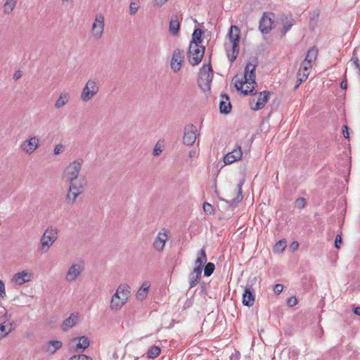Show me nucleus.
Listing matches in <instances>:
<instances>
[{
	"label": "nucleus",
	"instance_id": "f257e3e1",
	"mask_svg": "<svg viewBox=\"0 0 360 360\" xmlns=\"http://www.w3.org/2000/svg\"><path fill=\"white\" fill-rule=\"evenodd\" d=\"M240 29L231 25L226 35V41L224 44L227 56L231 62H233L239 53Z\"/></svg>",
	"mask_w": 360,
	"mask_h": 360
},
{
	"label": "nucleus",
	"instance_id": "f03ea898",
	"mask_svg": "<svg viewBox=\"0 0 360 360\" xmlns=\"http://www.w3.org/2000/svg\"><path fill=\"white\" fill-rule=\"evenodd\" d=\"M130 286L126 283L120 284L111 297L110 302V310L113 311H117L120 310L127 303L129 297H130Z\"/></svg>",
	"mask_w": 360,
	"mask_h": 360
},
{
	"label": "nucleus",
	"instance_id": "7ed1b4c3",
	"mask_svg": "<svg viewBox=\"0 0 360 360\" xmlns=\"http://www.w3.org/2000/svg\"><path fill=\"white\" fill-rule=\"evenodd\" d=\"M255 68L256 65L252 64L251 63H248L245 68L244 72V81L243 80H236L235 82V87L238 91H240L242 94L244 96H247L248 94H252L254 91V85L252 86L250 89H243V86L245 84H257L255 82Z\"/></svg>",
	"mask_w": 360,
	"mask_h": 360
},
{
	"label": "nucleus",
	"instance_id": "20e7f679",
	"mask_svg": "<svg viewBox=\"0 0 360 360\" xmlns=\"http://www.w3.org/2000/svg\"><path fill=\"white\" fill-rule=\"evenodd\" d=\"M83 160L79 159L70 162L64 169L63 179L66 182L72 183V181L79 180V174L83 165Z\"/></svg>",
	"mask_w": 360,
	"mask_h": 360
},
{
	"label": "nucleus",
	"instance_id": "39448f33",
	"mask_svg": "<svg viewBox=\"0 0 360 360\" xmlns=\"http://www.w3.org/2000/svg\"><path fill=\"white\" fill-rule=\"evenodd\" d=\"M213 79V70L210 63L203 65L200 70L198 84L204 91L210 89L211 83Z\"/></svg>",
	"mask_w": 360,
	"mask_h": 360
},
{
	"label": "nucleus",
	"instance_id": "423d86ee",
	"mask_svg": "<svg viewBox=\"0 0 360 360\" xmlns=\"http://www.w3.org/2000/svg\"><path fill=\"white\" fill-rule=\"evenodd\" d=\"M85 269L84 262L83 261H77L72 263L68 268L65 280L69 283L75 282L81 276Z\"/></svg>",
	"mask_w": 360,
	"mask_h": 360
},
{
	"label": "nucleus",
	"instance_id": "0eeeda50",
	"mask_svg": "<svg viewBox=\"0 0 360 360\" xmlns=\"http://www.w3.org/2000/svg\"><path fill=\"white\" fill-rule=\"evenodd\" d=\"M97 81L96 79H89L87 81L80 95V99L83 102L89 101L98 94L99 86Z\"/></svg>",
	"mask_w": 360,
	"mask_h": 360
},
{
	"label": "nucleus",
	"instance_id": "6e6552de",
	"mask_svg": "<svg viewBox=\"0 0 360 360\" xmlns=\"http://www.w3.org/2000/svg\"><path fill=\"white\" fill-rule=\"evenodd\" d=\"M205 46L202 45H190L188 51V58L189 63L192 65H198L204 56Z\"/></svg>",
	"mask_w": 360,
	"mask_h": 360
},
{
	"label": "nucleus",
	"instance_id": "1a4fd4ad",
	"mask_svg": "<svg viewBox=\"0 0 360 360\" xmlns=\"http://www.w3.org/2000/svg\"><path fill=\"white\" fill-rule=\"evenodd\" d=\"M105 28L104 15L98 13L96 14L94 22L91 26V36L94 39H100L103 34Z\"/></svg>",
	"mask_w": 360,
	"mask_h": 360
},
{
	"label": "nucleus",
	"instance_id": "9d476101",
	"mask_svg": "<svg viewBox=\"0 0 360 360\" xmlns=\"http://www.w3.org/2000/svg\"><path fill=\"white\" fill-rule=\"evenodd\" d=\"M39 139L34 136L22 141L20 144V149L25 153L30 155L39 147Z\"/></svg>",
	"mask_w": 360,
	"mask_h": 360
},
{
	"label": "nucleus",
	"instance_id": "9b49d317",
	"mask_svg": "<svg viewBox=\"0 0 360 360\" xmlns=\"http://www.w3.org/2000/svg\"><path fill=\"white\" fill-rule=\"evenodd\" d=\"M274 19V14L272 13H264L263 14L259 25V30L262 34H268L271 30Z\"/></svg>",
	"mask_w": 360,
	"mask_h": 360
},
{
	"label": "nucleus",
	"instance_id": "f8f14e48",
	"mask_svg": "<svg viewBox=\"0 0 360 360\" xmlns=\"http://www.w3.org/2000/svg\"><path fill=\"white\" fill-rule=\"evenodd\" d=\"M32 277V274L28 271L24 270L18 272L13 275L11 280V283L13 286L22 285L24 283L30 281Z\"/></svg>",
	"mask_w": 360,
	"mask_h": 360
},
{
	"label": "nucleus",
	"instance_id": "ddd939ff",
	"mask_svg": "<svg viewBox=\"0 0 360 360\" xmlns=\"http://www.w3.org/2000/svg\"><path fill=\"white\" fill-rule=\"evenodd\" d=\"M197 128L193 124L187 125L184 128V136L183 138V143L187 146H192L197 138Z\"/></svg>",
	"mask_w": 360,
	"mask_h": 360
},
{
	"label": "nucleus",
	"instance_id": "4468645a",
	"mask_svg": "<svg viewBox=\"0 0 360 360\" xmlns=\"http://www.w3.org/2000/svg\"><path fill=\"white\" fill-rule=\"evenodd\" d=\"M184 59V55L179 49L174 51L172 58L171 60V68L174 72L180 70L182 66V63Z\"/></svg>",
	"mask_w": 360,
	"mask_h": 360
},
{
	"label": "nucleus",
	"instance_id": "2eb2a0df",
	"mask_svg": "<svg viewBox=\"0 0 360 360\" xmlns=\"http://www.w3.org/2000/svg\"><path fill=\"white\" fill-rule=\"evenodd\" d=\"M62 346L63 343L61 341L50 340L42 345V350L49 354H54Z\"/></svg>",
	"mask_w": 360,
	"mask_h": 360
},
{
	"label": "nucleus",
	"instance_id": "dca6fc26",
	"mask_svg": "<svg viewBox=\"0 0 360 360\" xmlns=\"http://www.w3.org/2000/svg\"><path fill=\"white\" fill-rule=\"evenodd\" d=\"M168 240V235L165 230L160 231L153 243V248L157 251H162L165 245L166 241Z\"/></svg>",
	"mask_w": 360,
	"mask_h": 360
},
{
	"label": "nucleus",
	"instance_id": "f3484780",
	"mask_svg": "<svg viewBox=\"0 0 360 360\" xmlns=\"http://www.w3.org/2000/svg\"><path fill=\"white\" fill-rule=\"evenodd\" d=\"M279 20L283 26L282 34L285 35L294 25V19L290 15L281 14Z\"/></svg>",
	"mask_w": 360,
	"mask_h": 360
},
{
	"label": "nucleus",
	"instance_id": "a211bd4d",
	"mask_svg": "<svg viewBox=\"0 0 360 360\" xmlns=\"http://www.w3.org/2000/svg\"><path fill=\"white\" fill-rule=\"evenodd\" d=\"M271 93L269 91H264L259 93L257 103L252 109L255 111L262 109L269 99Z\"/></svg>",
	"mask_w": 360,
	"mask_h": 360
},
{
	"label": "nucleus",
	"instance_id": "6ab92c4d",
	"mask_svg": "<svg viewBox=\"0 0 360 360\" xmlns=\"http://www.w3.org/2000/svg\"><path fill=\"white\" fill-rule=\"evenodd\" d=\"M78 321L79 314L77 312L72 313L68 318L64 320L61 328L64 331H68L69 329L75 326Z\"/></svg>",
	"mask_w": 360,
	"mask_h": 360
},
{
	"label": "nucleus",
	"instance_id": "aec40b11",
	"mask_svg": "<svg viewBox=\"0 0 360 360\" xmlns=\"http://www.w3.org/2000/svg\"><path fill=\"white\" fill-rule=\"evenodd\" d=\"M54 242L55 241L51 240L49 236L44 233L40 238L39 245L37 249L38 251L41 253L47 252Z\"/></svg>",
	"mask_w": 360,
	"mask_h": 360
},
{
	"label": "nucleus",
	"instance_id": "412c9836",
	"mask_svg": "<svg viewBox=\"0 0 360 360\" xmlns=\"http://www.w3.org/2000/svg\"><path fill=\"white\" fill-rule=\"evenodd\" d=\"M77 342L74 349L75 352H78L79 351L82 352L86 349L90 344L89 340L87 337L82 336L79 338H73L71 340V343Z\"/></svg>",
	"mask_w": 360,
	"mask_h": 360
},
{
	"label": "nucleus",
	"instance_id": "4be33fe9",
	"mask_svg": "<svg viewBox=\"0 0 360 360\" xmlns=\"http://www.w3.org/2000/svg\"><path fill=\"white\" fill-rule=\"evenodd\" d=\"M255 293L251 287H246L243 293V304L245 306L251 307L254 304Z\"/></svg>",
	"mask_w": 360,
	"mask_h": 360
},
{
	"label": "nucleus",
	"instance_id": "5701e85b",
	"mask_svg": "<svg viewBox=\"0 0 360 360\" xmlns=\"http://www.w3.org/2000/svg\"><path fill=\"white\" fill-rule=\"evenodd\" d=\"M231 110V104L229 98L226 94L221 95V101L219 103V110L222 114H228Z\"/></svg>",
	"mask_w": 360,
	"mask_h": 360
},
{
	"label": "nucleus",
	"instance_id": "b1692460",
	"mask_svg": "<svg viewBox=\"0 0 360 360\" xmlns=\"http://www.w3.org/2000/svg\"><path fill=\"white\" fill-rule=\"evenodd\" d=\"M69 184L70 185L68 189H70V191L75 193H78L79 195H81L84 192L85 188V181L84 179H79V180L77 181H72V183Z\"/></svg>",
	"mask_w": 360,
	"mask_h": 360
},
{
	"label": "nucleus",
	"instance_id": "393cba45",
	"mask_svg": "<svg viewBox=\"0 0 360 360\" xmlns=\"http://www.w3.org/2000/svg\"><path fill=\"white\" fill-rule=\"evenodd\" d=\"M70 100V94L68 91H63L60 93L59 97L55 102V108L60 109L65 105Z\"/></svg>",
	"mask_w": 360,
	"mask_h": 360
},
{
	"label": "nucleus",
	"instance_id": "a878e982",
	"mask_svg": "<svg viewBox=\"0 0 360 360\" xmlns=\"http://www.w3.org/2000/svg\"><path fill=\"white\" fill-rule=\"evenodd\" d=\"M150 286V283L149 281H146L143 283L136 292V297L137 300L142 301L146 298Z\"/></svg>",
	"mask_w": 360,
	"mask_h": 360
},
{
	"label": "nucleus",
	"instance_id": "bb28decb",
	"mask_svg": "<svg viewBox=\"0 0 360 360\" xmlns=\"http://www.w3.org/2000/svg\"><path fill=\"white\" fill-rule=\"evenodd\" d=\"M180 21L177 15H172L169 22V32L172 35H176L179 31Z\"/></svg>",
	"mask_w": 360,
	"mask_h": 360
},
{
	"label": "nucleus",
	"instance_id": "cd10ccee",
	"mask_svg": "<svg viewBox=\"0 0 360 360\" xmlns=\"http://www.w3.org/2000/svg\"><path fill=\"white\" fill-rule=\"evenodd\" d=\"M13 330L12 323L4 321L0 324V340L6 338Z\"/></svg>",
	"mask_w": 360,
	"mask_h": 360
},
{
	"label": "nucleus",
	"instance_id": "c85d7f7f",
	"mask_svg": "<svg viewBox=\"0 0 360 360\" xmlns=\"http://www.w3.org/2000/svg\"><path fill=\"white\" fill-rule=\"evenodd\" d=\"M202 31L200 29H199V28L195 29L192 34V40L190 42V45H194V44L200 45V44L202 41Z\"/></svg>",
	"mask_w": 360,
	"mask_h": 360
},
{
	"label": "nucleus",
	"instance_id": "c756f323",
	"mask_svg": "<svg viewBox=\"0 0 360 360\" xmlns=\"http://www.w3.org/2000/svg\"><path fill=\"white\" fill-rule=\"evenodd\" d=\"M242 186H243V183H239L238 184L237 187H238V192L237 196L233 198V199L230 200L229 201H227V202L229 203V205L232 207H236L238 203L239 202H240L243 199Z\"/></svg>",
	"mask_w": 360,
	"mask_h": 360
},
{
	"label": "nucleus",
	"instance_id": "7c9ffc66",
	"mask_svg": "<svg viewBox=\"0 0 360 360\" xmlns=\"http://www.w3.org/2000/svg\"><path fill=\"white\" fill-rule=\"evenodd\" d=\"M207 255L205 250L202 248L198 254V257L195 261V265L196 266L203 267L204 264L207 262Z\"/></svg>",
	"mask_w": 360,
	"mask_h": 360
},
{
	"label": "nucleus",
	"instance_id": "2f4dec72",
	"mask_svg": "<svg viewBox=\"0 0 360 360\" xmlns=\"http://www.w3.org/2000/svg\"><path fill=\"white\" fill-rule=\"evenodd\" d=\"M317 55H318V50L315 47H311L307 51V56L304 60L308 62L310 64H312V62L316 60Z\"/></svg>",
	"mask_w": 360,
	"mask_h": 360
},
{
	"label": "nucleus",
	"instance_id": "473e14b6",
	"mask_svg": "<svg viewBox=\"0 0 360 360\" xmlns=\"http://www.w3.org/2000/svg\"><path fill=\"white\" fill-rule=\"evenodd\" d=\"M17 4V0H7L4 5V12L10 13L13 11Z\"/></svg>",
	"mask_w": 360,
	"mask_h": 360
},
{
	"label": "nucleus",
	"instance_id": "72a5a7b5",
	"mask_svg": "<svg viewBox=\"0 0 360 360\" xmlns=\"http://www.w3.org/2000/svg\"><path fill=\"white\" fill-rule=\"evenodd\" d=\"M161 349L158 346H152L147 352V356L149 359H155L160 354Z\"/></svg>",
	"mask_w": 360,
	"mask_h": 360
},
{
	"label": "nucleus",
	"instance_id": "f704fd0d",
	"mask_svg": "<svg viewBox=\"0 0 360 360\" xmlns=\"http://www.w3.org/2000/svg\"><path fill=\"white\" fill-rule=\"evenodd\" d=\"M281 355L285 356V355H289L288 360H296L297 356L298 355V352L296 349H283L281 352Z\"/></svg>",
	"mask_w": 360,
	"mask_h": 360
},
{
	"label": "nucleus",
	"instance_id": "c9c22d12",
	"mask_svg": "<svg viewBox=\"0 0 360 360\" xmlns=\"http://www.w3.org/2000/svg\"><path fill=\"white\" fill-rule=\"evenodd\" d=\"M44 233L47 236H49L53 241H56L58 238V230L55 227H48Z\"/></svg>",
	"mask_w": 360,
	"mask_h": 360
},
{
	"label": "nucleus",
	"instance_id": "e433bc0d",
	"mask_svg": "<svg viewBox=\"0 0 360 360\" xmlns=\"http://www.w3.org/2000/svg\"><path fill=\"white\" fill-rule=\"evenodd\" d=\"M79 195L78 193L73 192L70 189H68V192L65 196V200L68 203L73 204L76 202L77 197Z\"/></svg>",
	"mask_w": 360,
	"mask_h": 360
},
{
	"label": "nucleus",
	"instance_id": "4c0bfd02",
	"mask_svg": "<svg viewBox=\"0 0 360 360\" xmlns=\"http://www.w3.org/2000/svg\"><path fill=\"white\" fill-rule=\"evenodd\" d=\"M286 247V240H281L277 242L274 246V251L278 253H281L284 251Z\"/></svg>",
	"mask_w": 360,
	"mask_h": 360
},
{
	"label": "nucleus",
	"instance_id": "58836bf2",
	"mask_svg": "<svg viewBox=\"0 0 360 360\" xmlns=\"http://www.w3.org/2000/svg\"><path fill=\"white\" fill-rule=\"evenodd\" d=\"M140 8L139 1L138 0L132 1L129 5V14L134 15Z\"/></svg>",
	"mask_w": 360,
	"mask_h": 360
},
{
	"label": "nucleus",
	"instance_id": "ea45409f",
	"mask_svg": "<svg viewBox=\"0 0 360 360\" xmlns=\"http://www.w3.org/2000/svg\"><path fill=\"white\" fill-rule=\"evenodd\" d=\"M215 269V266L213 263L209 262L207 263L204 269V276H210L212 274Z\"/></svg>",
	"mask_w": 360,
	"mask_h": 360
},
{
	"label": "nucleus",
	"instance_id": "a19ab883",
	"mask_svg": "<svg viewBox=\"0 0 360 360\" xmlns=\"http://www.w3.org/2000/svg\"><path fill=\"white\" fill-rule=\"evenodd\" d=\"M201 277L200 276L189 274V285L190 288L195 287L200 281Z\"/></svg>",
	"mask_w": 360,
	"mask_h": 360
},
{
	"label": "nucleus",
	"instance_id": "79ce46f5",
	"mask_svg": "<svg viewBox=\"0 0 360 360\" xmlns=\"http://www.w3.org/2000/svg\"><path fill=\"white\" fill-rule=\"evenodd\" d=\"M309 74V72H303V71L301 72V70L298 71L297 81L299 82H298V84L297 85V87L307 79Z\"/></svg>",
	"mask_w": 360,
	"mask_h": 360
},
{
	"label": "nucleus",
	"instance_id": "37998d69",
	"mask_svg": "<svg viewBox=\"0 0 360 360\" xmlns=\"http://www.w3.org/2000/svg\"><path fill=\"white\" fill-rule=\"evenodd\" d=\"M231 153L233 158H236V160H240L243 155L241 147L239 145H237Z\"/></svg>",
	"mask_w": 360,
	"mask_h": 360
},
{
	"label": "nucleus",
	"instance_id": "c03bdc74",
	"mask_svg": "<svg viewBox=\"0 0 360 360\" xmlns=\"http://www.w3.org/2000/svg\"><path fill=\"white\" fill-rule=\"evenodd\" d=\"M307 203L306 199L304 198H299L295 201V206L298 209H302L305 207Z\"/></svg>",
	"mask_w": 360,
	"mask_h": 360
},
{
	"label": "nucleus",
	"instance_id": "a18cd8bd",
	"mask_svg": "<svg viewBox=\"0 0 360 360\" xmlns=\"http://www.w3.org/2000/svg\"><path fill=\"white\" fill-rule=\"evenodd\" d=\"M237 161L236 158L231 155V153H228L224 158V162L225 165H230Z\"/></svg>",
	"mask_w": 360,
	"mask_h": 360
},
{
	"label": "nucleus",
	"instance_id": "49530a36",
	"mask_svg": "<svg viewBox=\"0 0 360 360\" xmlns=\"http://www.w3.org/2000/svg\"><path fill=\"white\" fill-rule=\"evenodd\" d=\"M312 65L309 63L308 62L304 60L301 65L300 68L299 70L303 71V72H309V69H311Z\"/></svg>",
	"mask_w": 360,
	"mask_h": 360
},
{
	"label": "nucleus",
	"instance_id": "de8ad7c7",
	"mask_svg": "<svg viewBox=\"0 0 360 360\" xmlns=\"http://www.w3.org/2000/svg\"><path fill=\"white\" fill-rule=\"evenodd\" d=\"M69 360H90V357L84 354L74 355Z\"/></svg>",
	"mask_w": 360,
	"mask_h": 360
},
{
	"label": "nucleus",
	"instance_id": "09e8293b",
	"mask_svg": "<svg viewBox=\"0 0 360 360\" xmlns=\"http://www.w3.org/2000/svg\"><path fill=\"white\" fill-rule=\"evenodd\" d=\"M6 295L5 284L4 281L0 279V297L4 299Z\"/></svg>",
	"mask_w": 360,
	"mask_h": 360
},
{
	"label": "nucleus",
	"instance_id": "8fccbe9b",
	"mask_svg": "<svg viewBox=\"0 0 360 360\" xmlns=\"http://www.w3.org/2000/svg\"><path fill=\"white\" fill-rule=\"evenodd\" d=\"M64 150V146L63 144H58L54 147L53 153L54 155H59Z\"/></svg>",
	"mask_w": 360,
	"mask_h": 360
},
{
	"label": "nucleus",
	"instance_id": "3c124183",
	"mask_svg": "<svg viewBox=\"0 0 360 360\" xmlns=\"http://www.w3.org/2000/svg\"><path fill=\"white\" fill-rule=\"evenodd\" d=\"M342 243V239L341 235L338 234L336 236L335 240V247L337 249H339L340 248Z\"/></svg>",
	"mask_w": 360,
	"mask_h": 360
},
{
	"label": "nucleus",
	"instance_id": "603ef678",
	"mask_svg": "<svg viewBox=\"0 0 360 360\" xmlns=\"http://www.w3.org/2000/svg\"><path fill=\"white\" fill-rule=\"evenodd\" d=\"M297 303V300L295 296L290 297L287 301V304L290 307H293Z\"/></svg>",
	"mask_w": 360,
	"mask_h": 360
},
{
	"label": "nucleus",
	"instance_id": "864d4df0",
	"mask_svg": "<svg viewBox=\"0 0 360 360\" xmlns=\"http://www.w3.org/2000/svg\"><path fill=\"white\" fill-rule=\"evenodd\" d=\"M283 289V286L282 284H276L274 288V291L276 294L279 295Z\"/></svg>",
	"mask_w": 360,
	"mask_h": 360
},
{
	"label": "nucleus",
	"instance_id": "5fc2aeb1",
	"mask_svg": "<svg viewBox=\"0 0 360 360\" xmlns=\"http://www.w3.org/2000/svg\"><path fill=\"white\" fill-rule=\"evenodd\" d=\"M203 209L206 213L211 214L212 212V206L210 204H209L208 202L204 203Z\"/></svg>",
	"mask_w": 360,
	"mask_h": 360
},
{
	"label": "nucleus",
	"instance_id": "6e6d98bb",
	"mask_svg": "<svg viewBox=\"0 0 360 360\" xmlns=\"http://www.w3.org/2000/svg\"><path fill=\"white\" fill-rule=\"evenodd\" d=\"M202 271V267L195 266L191 274H193V275L200 276L201 277Z\"/></svg>",
	"mask_w": 360,
	"mask_h": 360
},
{
	"label": "nucleus",
	"instance_id": "4d7b16f0",
	"mask_svg": "<svg viewBox=\"0 0 360 360\" xmlns=\"http://www.w3.org/2000/svg\"><path fill=\"white\" fill-rule=\"evenodd\" d=\"M342 134L345 139L349 138V129L347 125L343 126Z\"/></svg>",
	"mask_w": 360,
	"mask_h": 360
},
{
	"label": "nucleus",
	"instance_id": "13d9d810",
	"mask_svg": "<svg viewBox=\"0 0 360 360\" xmlns=\"http://www.w3.org/2000/svg\"><path fill=\"white\" fill-rule=\"evenodd\" d=\"M22 76V73L20 70H17L13 75V79L15 80L19 79Z\"/></svg>",
	"mask_w": 360,
	"mask_h": 360
},
{
	"label": "nucleus",
	"instance_id": "bf43d9fd",
	"mask_svg": "<svg viewBox=\"0 0 360 360\" xmlns=\"http://www.w3.org/2000/svg\"><path fill=\"white\" fill-rule=\"evenodd\" d=\"M168 0H154V3L159 7L163 6Z\"/></svg>",
	"mask_w": 360,
	"mask_h": 360
},
{
	"label": "nucleus",
	"instance_id": "052dcab7",
	"mask_svg": "<svg viewBox=\"0 0 360 360\" xmlns=\"http://www.w3.org/2000/svg\"><path fill=\"white\" fill-rule=\"evenodd\" d=\"M162 152V150L160 147H158L157 145L155 146L153 149V155H159Z\"/></svg>",
	"mask_w": 360,
	"mask_h": 360
},
{
	"label": "nucleus",
	"instance_id": "680f3d73",
	"mask_svg": "<svg viewBox=\"0 0 360 360\" xmlns=\"http://www.w3.org/2000/svg\"><path fill=\"white\" fill-rule=\"evenodd\" d=\"M298 247H299V243H298V242H297V241H294V242H292V244L290 245V248H291L293 250H297V249L298 248Z\"/></svg>",
	"mask_w": 360,
	"mask_h": 360
},
{
	"label": "nucleus",
	"instance_id": "e2e57ef3",
	"mask_svg": "<svg viewBox=\"0 0 360 360\" xmlns=\"http://www.w3.org/2000/svg\"><path fill=\"white\" fill-rule=\"evenodd\" d=\"M340 87L342 89H346L347 87V81L345 80V81H342L340 84Z\"/></svg>",
	"mask_w": 360,
	"mask_h": 360
},
{
	"label": "nucleus",
	"instance_id": "0e129e2a",
	"mask_svg": "<svg viewBox=\"0 0 360 360\" xmlns=\"http://www.w3.org/2000/svg\"><path fill=\"white\" fill-rule=\"evenodd\" d=\"M354 313L356 315H360V307H356L354 309Z\"/></svg>",
	"mask_w": 360,
	"mask_h": 360
},
{
	"label": "nucleus",
	"instance_id": "69168bd1",
	"mask_svg": "<svg viewBox=\"0 0 360 360\" xmlns=\"http://www.w3.org/2000/svg\"><path fill=\"white\" fill-rule=\"evenodd\" d=\"M247 84V86H246L245 89H250L252 88V85H254V89H255V86H256V84Z\"/></svg>",
	"mask_w": 360,
	"mask_h": 360
},
{
	"label": "nucleus",
	"instance_id": "338daca9",
	"mask_svg": "<svg viewBox=\"0 0 360 360\" xmlns=\"http://www.w3.org/2000/svg\"><path fill=\"white\" fill-rule=\"evenodd\" d=\"M193 154H195V152L190 151V153H189V155H190V157H191V158H192V157H193Z\"/></svg>",
	"mask_w": 360,
	"mask_h": 360
},
{
	"label": "nucleus",
	"instance_id": "774afa93",
	"mask_svg": "<svg viewBox=\"0 0 360 360\" xmlns=\"http://www.w3.org/2000/svg\"><path fill=\"white\" fill-rule=\"evenodd\" d=\"M63 2H71L72 0H62Z\"/></svg>",
	"mask_w": 360,
	"mask_h": 360
}]
</instances>
